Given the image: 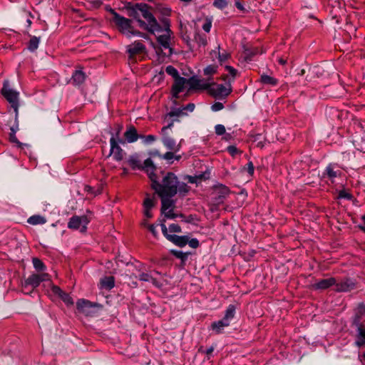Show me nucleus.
Returning <instances> with one entry per match:
<instances>
[{
    "instance_id": "412c9836",
    "label": "nucleus",
    "mask_w": 365,
    "mask_h": 365,
    "mask_svg": "<svg viewBox=\"0 0 365 365\" xmlns=\"http://www.w3.org/2000/svg\"><path fill=\"white\" fill-rule=\"evenodd\" d=\"M334 285H335V291L336 292H349L354 287V284L349 279L336 282Z\"/></svg>"
},
{
    "instance_id": "e2e57ef3",
    "label": "nucleus",
    "mask_w": 365,
    "mask_h": 365,
    "mask_svg": "<svg viewBox=\"0 0 365 365\" xmlns=\"http://www.w3.org/2000/svg\"><path fill=\"white\" fill-rule=\"evenodd\" d=\"M359 359L361 361H365V352L362 355L359 356Z\"/></svg>"
},
{
    "instance_id": "a19ab883",
    "label": "nucleus",
    "mask_w": 365,
    "mask_h": 365,
    "mask_svg": "<svg viewBox=\"0 0 365 365\" xmlns=\"http://www.w3.org/2000/svg\"><path fill=\"white\" fill-rule=\"evenodd\" d=\"M51 294L60 297L63 291L57 285L52 284L51 288Z\"/></svg>"
},
{
    "instance_id": "f03ea898",
    "label": "nucleus",
    "mask_w": 365,
    "mask_h": 365,
    "mask_svg": "<svg viewBox=\"0 0 365 365\" xmlns=\"http://www.w3.org/2000/svg\"><path fill=\"white\" fill-rule=\"evenodd\" d=\"M149 179L151 181L152 189L158 196H175L178 192L184 196L190 190V187L186 183L180 182L173 173H166L160 183L157 181L154 173Z\"/></svg>"
},
{
    "instance_id": "4d7b16f0",
    "label": "nucleus",
    "mask_w": 365,
    "mask_h": 365,
    "mask_svg": "<svg viewBox=\"0 0 365 365\" xmlns=\"http://www.w3.org/2000/svg\"><path fill=\"white\" fill-rule=\"evenodd\" d=\"M235 6L240 11H244V9H245L243 6H242V3L239 0H237L235 1Z\"/></svg>"
},
{
    "instance_id": "6e6d98bb",
    "label": "nucleus",
    "mask_w": 365,
    "mask_h": 365,
    "mask_svg": "<svg viewBox=\"0 0 365 365\" xmlns=\"http://www.w3.org/2000/svg\"><path fill=\"white\" fill-rule=\"evenodd\" d=\"M228 56H229L227 53H222V54L219 53L218 59L220 62H224L227 59Z\"/></svg>"
},
{
    "instance_id": "ddd939ff",
    "label": "nucleus",
    "mask_w": 365,
    "mask_h": 365,
    "mask_svg": "<svg viewBox=\"0 0 365 365\" xmlns=\"http://www.w3.org/2000/svg\"><path fill=\"white\" fill-rule=\"evenodd\" d=\"M161 230L163 231V234L167 237L168 240L173 242L175 245L179 247H184L188 242V237L185 235H172L168 233V229L166 228V225L165 224L160 225Z\"/></svg>"
},
{
    "instance_id": "7c9ffc66",
    "label": "nucleus",
    "mask_w": 365,
    "mask_h": 365,
    "mask_svg": "<svg viewBox=\"0 0 365 365\" xmlns=\"http://www.w3.org/2000/svg\"><path fill=\"white\" fill-rule=\"evenodd\" d=\"M46 222V220L41 215H33L27 220V223L31 225H43Z\"/></svg>"
},
{
    "instance_id": "864d4df0",
    "label": "nucleus",
    "mask_w": 365,
    "mask_h": 365,
    "mask_svg": "<svg viewBox=\"0 0 365 365\" xmlns=\"http://www.w3.org/2000/svg\"><path fill=\"white\" fill-rule=\"evenodd\" d=\"M169 230L171 233H180L181 228L177 224H172L169 227Z\"/></svg>"
},
{
    "instance_id": "c85d7f7f",
    "label": "nucleus",
    "mask_w": 365,
    "mask_h": 365,
    "mask_svg": "<svg viewBox=\"0 0 365 365\" xmlns=\"http://www.w3.org/2000/svg\"><path fill=\"white\" fill-rule=\"evenodd\" d=\"M325 173L327 176L331 180L341 174L339 170H334L333 165L331 164L326 168Z\"/></svg>"
},
{
    "instance_id": "338daca9",
    "label": "nucleus",
    "mask_w": 365,
    "mask_h": 365,
    "mask_svg": "<svg viewBox=\"0 0 365 365\" xmlns=\"http://www.w3.org/2000/svg\"><path fill=\"white\" fill-rule=\"evenodd\" d=\"M174 158L175 160H179L181 158V155H175V158Z\"/></svg>"
},
{
    "instance_id": "4c0bfd02",
    "label": "nucleus",
    "mask_w": 365,
    "mask_h": 365,
    "mask_svg": "<svg viewBox=\"0 0 365 365\" xmlns=\"http://www.w3.org/2000/svg\"><path fill=\"white\" fill-rule=\"evenodd\" d=\"M228 5L227 0H214L213 6L220 10H223Z\"/></svg>"
},
{
    "instance_id": "473e14b6",
    "label": "nucleus",
    "mask_w": 365,
    "mask_h": 365,
    "mask_svg": "<svg viewBox=\"0 0 365 365\" xmlns=\"http://www.w3.org/2000/svg\"><path fill=\"white\" fill-rule=\"evenodd\" d=\"M40 42V38L36 36H33L30 38V41H29V49L30 51L34 52L37 50L38 48Z\"/></svg>"
},
{
    "instance_id": "a18cd8bd",
    "label": "nucleus",
    "mask_w": 365,
    "mask_h": 365,
    "mask_svg": "<svg viewBox=\"0 0 365 365\" xmlns=\"http://www.w3.org/2000/svg\"><path fill=\"white\" fill-rule=\"evenodd\" d=\"M202 28L205 32H210L212 28V20L210 19H205Z\"/></svg>"
},
{
    "instance_id": "bf43d9fd",
    "label": "nucleus",
    "mask_w": 365,
    "mask_h": 365,
    "mask_svg": "<svg viewBox=\"0 0 365 365\" xmlns=\"http://www.w3.org/2000/svg\"><path fill=\"white\" fill-rule=\"evenodd\" d=\"M145 215L148 217V218H150L152 217L151 214H150V210H145Z\"/></svg>"
},
{
    "instance_id": "c756f323",
    "label": "nucleus",
    "mask_w": 365,
    "mask_h": 365,
    "mask_svg": "<svg viewBox=\"0 0 365 365\" xmlns=\"http://www.w3.org/2000/svg\"><path fill=\"white\" fill-rule=\"evenodd\" d=\"M260 81L264 84L272 86H277L278 83V80L277 78L264 73L261 75Z\"/></svg>"
},
{
    "instance_id": "393cba45",
    "label": "nucleus",
    "mask_w": 365,
    "mask_h": 365,
    "mask_svg": "<svg viewBox=\"0 0 365 365\" xmlns=\"http://www.w3.org/2000/svg\"><path fill=\"white\" fill-rule=\"evenodd\" d=\"M19 130V125L18 123L16 122V125L11 127L10 128V133H9V141H11L12 143H16V145L18 147L21 146V143L18 140V139L16 137V133Z\"/></svg>"
},
{
    "instance_id": "774afa93",
    "label": "nucleus",
    "mask_w": 365,
    "mask_h": 365,
    "mask_svg": "<svg viewBox=\"0 0 365 365\" xmlns=\"http://www.w3.org/2000/svg\"><path fill=\"white\" fill-rule=\"evenodd\" d=\"M361 220L364 222L365 223V214L361 217Z\"/></svg>"
},
{
    "instance_id": "9d476101",
    "label": "nucleus",
    "mask_w": 365,
    "mask_h": 365,
    "mask_svg": "<svg viewBox=\"0 0 365 365\" xmlns=\"http://www.w3.org/2000/svg\"><path fill=\"white\" fill-rule=\"evenodd\" d=\"M90 221L91 219L86 215H76L70 218L67 227L70 230H79L81 232H86L87 225L89 224Z\"/></svg>"
},
{
    "instance_id": "13d9d810",
    "label": "nucleus",
    "mask_w": 365,
    "mask_h": 365,
    "mask_svg": "<svg viewBox=\"0 0 365 365\" xmlns=\"http://www.w3.org/2000/svg\"><path fill=\"white\" fill-rule=\"evenodd\" d=\"M214 351V347H210L208 348L206 351H205V354L207 355H210L212 354V352Z\"/></svg>"
},
{
    "instance_id": "680f3d73",
    "label": "nucleus",
    "mask_w": 365,
    "mask_h": 365,
    "mask_svg": "<svg viewBox=\"0 0 365 365\" xmlns=\"http://www.w3.org/2000/svg\"><path fill=\"white\" fill-rule=\"evenodd\" d=\"M225 137L223 138L224 140H229L230 138H231V135L230 134H225Z\"/></svg>"
},
{
    "instance_id": "dca6fc26",
    "label": "nucleus",
    "mask_w": 365,
    "mask_h": 365,
    "mask_svg": "<svg viewBox=\"0 0 365 365\" xmlns=\"http://www.w3.org/2000/svg\"><path fill=\"white\" fill-rule=\"evenodd\" d=\"M86 79V74L83 71V68L79 66L76 68L74 72L72 73L70 82L71 84L78 86L82 85Z\"/></svg>"
},
{
    "instance_id": "f704fd0d",
    "label": "nucleus",
    "mask_w": 365,
    "mask_h": 365,
    "mask_svg": "<svg viewBox=\"0 0 365 365\" xmlns=\"http://www.w3.org/2000/svg\"><path fill=\"white\" fill-rule=\"evenodd\" d=\"M337 198H344L349 200H354V195L347 190H341L338 192Z\"/></svg>"
},
{
    "instance_id": "e433bc0d",
    "label": "nucleus",
    "mask_w": 365,
    "mask_h": 365,
    "mask_svg": "<svg viewBox=\"0 0 365 365\" xmlns=\"http://www.w3.org/2000/svg\"><path fill=\"white\" fill-rule=\"evenodd\" d=\"M165 72H167L168 74L173 76L174 78V80L176 79L177 78L180 77L179 76L178 71L173 66L170 65V66H166Z\"/></svg>"
},
{
    "instance_id": "79ce46f5",
    "label": "nucleus",
    "mask_w": 365,
    "mask_h": 365,
    "mask_svg": "<svg viewBox=\"0 0 365 365\" xmlns=\"http://www.w3.org/2000/svg\"><path fill=\"white\" fill-rule=\"evenodd\" d=\"M187 179L190 183H197L200 182L202 180H204V174L195 175V176H187Z\"/></svg>"
},
{
    "instance_id": "7ed1b4c3",
    "label": "nucleus",
    "mask_w": 365,
    "mask_h": 365,
    "mask_svg": "<svg viewBox=\"0 0 365 365\" xmlns=\"http://www.w3.org/2000/svg\"><path fill=\"white\" fill-rule=\"evenodd\" d=\"M110 14L113 15L112 21L114 22L117 28H118L120 32H122L128 37L137 36L145 39H149L148 34L134 30L131 24L132 21L130 19L118 14L114 10H110Z\"/></svg>"
},
{
    "instance_id": "2eb2a0df",
    "label": "nucleus",
    "mask_w": 365,
    "mask_h": 365,
    "mask_svg": "<svg viewBox=\"0 0 365 365\" xmlns=\"http://www.w3.org/2000/svg\"><path fill=\"white\" fill-rule=\"evenodd\" d=\"M189 90H208L210 87V79H199L190 78L188 79Z\"/></svg>"
},
{
    "instance_id": "423d86ee",
    "label": "nucleus",
    "mask_w": 365,
    "mask_h": 365,
    "mask_svg": "<svg viewBox=\"0 0 365 365\" xmlns=\"http://www.w3.org/2000/svg\"><path fill=\"white\" fill-rule=\"evenodd\" d=\"M195 104L193 103H189L186 106L181 107H172L170 111L164 115V121L168 124L173 119H178L176 121H179V118L186 116L188 113H191L195 109Z\"/></svg>"
},
{
    "instance_id": "2f4dec72",
    "label": "nucleus",
    "mask_w": 365,
    "mask_h": 365,
    "mask_svg": "<svg viewBox=\"0 0 365 365\" xmlns=\"http://www.w3.org/2000/svg\"><path fill=\"white\" fill-rule=\"evenodd\" d=\"M101 284L102 287L107 289H110L114 287V277H105L101 279Z\"/></svg>"
},
{
    "instance_id": "de8ad7c7",
    "label": "nucleus",
    "mask_w": 365,
    "mask_h": 365,
    "mask_svg": "<svg viewBox=\"0 0 365 365\" xmlns=\"http://www.w3.org/2000/svg\"><path fill=\"white\" fill-rule=\"evenodd\" d=\"M227 151L233 157L241 153L240 150L235 145H229L227 147Z\"/></svg>"
},
{
    "instance_id": "39448f33",
    "label": "nucleus",
    "mask_w": 365,
    "mask_h": 365,
    "mask_svg": "<svg viewBox=\"0 0 365 365\" xmlns=\"http://www.w3.org/2000/svg\"><path fill=\"white\" fill-rule=\"evenodd\" d=\"M128 163L133 170H145L149 178L156 169L150 158H148L142 163L140 155L138 153L131 155L128 159Z\"/></svg>"
},
{
    "instance_id": "58836bf2",
    "label": "nucleus",
    "mask_w": 365,
    "mask_h": 365,
    "mask_svg": "<svg viewBox=\"0 0 365 365\" xmlns=\"http://www.w3.org/2000/svg\"><path fill=\"white\" fill-rule=\"evenodd\" d=\"M242 170L247 171L250 177L253 176V174L255 173V166L253 165V163L248 161L246 165L242 168Z\"/></svg>"
},
{
    "instance_id": "b1692460",
    "label": "nucleus",
    "mask_w": 365,
    "mask_h": 365,
    "mask_svg": "<svg viewBox=\"0 0 365 365\" xmlns=\"http://www.w3.org/2000/svg\"><path fill=\"white\" fill-rule=\"evenodd\" d=\"M139 279L145 282H150L155 287L160 288L163 286V283L152 277L150 274L142 273L139 275Z\"/></svg>"
},
{
    "instance_id": "c03bdc74",
    "label": "nucleus",
    "mask_w": 365,
    "mask_h": 365,
    "mask_svg": "<svg viewBox=\"0 0 365 365\" xmlns=\"http://www.w3.org/2000/svg\"><path fill=\"white\" fill-rule=\"evenodd\" d=\"M215 133L217 135H223L226 133L225 127L223 125L218 124L215 126Z\"/></svg>"
},
{
    "instance_id": "5fc2aeb1",
    "label": "nucleus",
    "mask_w": 365,
    "mask_h": 365,
    "mask_svg": "<svg viewBox=\"0 0 365 365\" xmlns=\"http://www.w3.org/2000/svg\"><path fill=\"white\" fill-rule=\"evenodd\" d=\"M189 245L192 248H197L199 246V242L197 239L192 238L188 241Z\"/></svg>"
},
{
    "instance_id": "4be33fe9",
    "label": "nucleus",
    "mask_w": 365,
    "mask_h": 365,
    "mask_svg": "<svg viewBox=\"0 0 365 365\" xmlns=\"http://www.w3.org/2000/svg\"><path fill=\"white\" fill-rule=\"evenodd\" d=\"M126 141L129 143H133L140 139V136L138 134L137 130L134 126H130L124 134Z\"/></svg>"
},
{
    "instance_id": "6e6552de",
    "label": "nucleus",
    "mask_w": 365,
    "mask_h": 365,
    "mask_svg": "<svg viewBox=\"0 0 365 365\" xmlns=\"http://www.w3.org/2000/svg\"><path fill=\"white\" fill-rule=\"evenodd\" d=\"M1 94L4 98L9 101L11 106L14 108L16 113V121H17L18 107H19V93L9 86V81L6 80L4 82L3 88L1 89Z\"/></svg>"
},
{
    "instance_id": "f3484780",
    "label": "nucleus",
    "mask_w": 365,
    "mask_h": 365,
    "mask_svg": "<svg viewBox=\"0 0 365 365\" xmlns=\"http://www.w3.org/2000/svg\"><path fill=\"white\" fill-rule=\"evenodd\" d=\"M230 193V190L226 185H216L215 187V202L217 204L223 202L225 197Z\"/></svg>"
},
{
    "instance_id": "4468645a",
    "label": "nucleus",
    "mask_w": 365,
    "mask_h": 365,
    "mask_svg": "<svg viewBox=\"0 0 365 365\" xmlns=\"http://www.w3.org/2000/svg\"><path fill=\"white\" fill-rule=\"evenodd\" d=\"M161 199V212L165 217L169 219H175L178 217V215L173 212L171 208L173 202L170 200L173 196H159Z\"/></svg>"
},
{
    "instance_id": "3c124183",
    "label": "nucleus",
    "mask_w": 365,
    "mask_h": 365,
    "mask_svg": "<svg viewBox=\"0 0 365 365\" xmlns=\"http://www.w3.org/2000/svg\"><path fill=\"white\" fill-rule=\"evenodd\" d=\"M174 152L175 151H168V152H165L162 156L161 158L163 159H165L168 161H170L172 160L173 159H174L175 158V154H174Z\"/></svg>"
},
{
    "instance_id": "052dcab7",
    "label": "nucleus",
    "mask_w": 365,
    "mask_h": 365,
    "mask_svg": "<svg viewBox=\"0 0 365 365\" xmlns=\"http://www.w3.org/2000/svg\"><path fill=\"white\" fill-rule=\"evenodd\" d=\"M278 61L282 65H284L287 63V61L282 58H279Z\"/></svg>"
},
{
    "instance_id": "c9c22d12",
    "label": "nucleus",
    "mask_w": 365,
    "mask_h": 365,
    "mask_svg": "<svg viewBox=\"0 0 365 365\" xmlns=\"http://www.w3.org/2000/svg\"><path fill=\"white\" fill-rule=\"evenodd\" d=\"M33 264L34 268L38 271H44L46 269V266L43 264V262L39 259L38 258H34L33 259Z\"/></svg>"
},
{
    "instance_id": "ea45409f",
    "label": "nucleus",
    "mask_w": 365,
    "mask_h": 365,
    "mask_svg": "<svg viewBox=\"0 0 365 365\" xmlns=\"http://www.w3.org/2000/svg\"><path fill=\"white\" fill-rule=\"evenodd\" d=\"M67 306L72 305L73 302L68 294L63 292V293L59 297Z\"/></svg>"
},
{
    "instance_id": "0e129e2a",
    "label": "nucleus",
    "mask_w": 365,
    "mask_h": 365,
    "mask_svg": "<svg viewBox=\"0 0 365 365\" xmlns=\"http://www.w3.org/2000/svg\"><path fill=\"white\" fill-rule=\"evenodd\" d=\"M360 309L365 314V304H361L359 306Z\"/></svg>"
},
{
    "instance_id": "6ab92c4d",
    "label": "nucleus",
    "mask_w": 365,
    "mask_h": 365,
    "mask_svg": "<svg viewBox=\"0 0 365 365\" xmlns=\"http://www.w3.org/2000/svg\"><path fill=\"white\" fill-rule=\"evenodd\" d=\"M145 51V46L140 41H135L128 46V52L131 56L143 53Z\"/></svg>"
},
{
    "instance_id": "cd10ccee",
    "label": "nucleus",
    "mask_w": 365,
    "mask_h": 365,
    "mask_svg": "<svg viewBox=\"0 0 365 365\" xmlns=\"http://www.w3.org/2000/svg\"><path fill=\"white\" fill-rule=\"evenodd\" d=\"M194 41L199 47H204L207 45V36L203 34L196 33L194 36Z\"/></svg>"
},
{
    "instance_id": "09e8293b",
    "label": "nucleus",
    "mask_w": 365,
    "mask_h": 365,
    "mask_svg": "<svg viewBox=\"0 0 365 365\" xmlns=\"http://www.w3.org/2000/svg\"><path fill=\"white\" fill-rule=\"evenodd\" d=\"M225 69L228 71L229 74L232 76V81H233L237 75V70L230 66H226ZM231 81V79H230Z\"/></svg>"
},
{
    "instance_id": "bb28decb",
    "label": "nucleus",
    "mask_w": 365,
    "mask_h": 365,
    "mask_svg": "<svg viewBox=\"0 0 365 365\" xmlns=\"http://www.w3.org/2000/svg\"><path fill=\"white\" fill-rule=\"evenodd\" d=\"M93 307V304L86 299H79L77 302V308L81 312H86L87 309H91Z\"/></svg>"
},
{
    "instance_id": "9b49d317",
    "label": "nucleus",
    "mask_w": 365,
    "mask_h": 365,
    "mask_svg": "<svg viewBox=\"0 0 365 365\" xmlns=\"http://www.w3.org/2000/svg\"><path fill=\"white\" fill-rule=\"evenodd\" d=\"M50 279V275L46 273L31 274V275L25 279L22 287L24 289H26L29 286H31L33 289H35L40 285L41 282L43 281H49Z\"/></svg>"
},
{
    "instance_id": "603ef678",
    "label": "nucleus",
    "mask_w": 365,
    "mask_h": 365,
    "mask_svg": "<svg viewBox=\"0 0 365 365\" xmlns=\"http://www.w3.org/2000/svg\"><path fill=\"white\" fill-rule=\"evenodd\" d=\"M143 225L149 230V232L153 234L154 237L157 236L156 226L154 225H148L146 222L143 223Z\"/></svg>"
},
{
    "instance_id": "f257e3e1",
    "label": "nucleus",
    "mask_w": 365,
    "mask_h": 365,
    "mask_svg": "<svg viewBox=\"0 0 365 365\" xmlns=\"http://www.w3.org/2000/svg\"><path fill=\"white\" fill-rule=\"evenodd\" d=\"M128 9L129 15L137 21L140 28L152 34L163 33L157 36V42L163 48L169 49L171 55L173 49L170 48V42L173 32L170 28L169 20L164 19L163 21V24H164V27H163L151 13V7L145 4H135L128 6Z\"/></svg>"
},
{
    "instance_id": "72a5a7b5",
    "label": "nucleus",
    "mask_w": 365,
    "mask_h": 365,
    "mask_svg": "<svg viewBox=\"0 0 365 365\" xmlns=\"http://www.w3.org/2000/svg\"><path fill=\"white\" fill-rule=\"evenodd\" d=\"M217 68L218 66L217 65H208L203 69V74L207 76H211L217 72Z\"/></svg>"
},
{
    "instance_id": "a878e982",
    "label": "nucleus",
    "mask_w": 365,
    "mask_h": 365,
    "mask_svg": "<svg viewBox=\"0 0 365 365\" xmlns=\"http://www.w3.org/2000/svg\"><path fill=\"white\" fill-rule=\"evenodd\" d=\"M235 314V307L230 304L225 311V316L222 319L230 324L231 321L234 319Z\"/></svg>"
},
{
    "instance_id": "69168bd1",
    "label": "nucleus",
    "mask_w": 365,
    "mask_h": 365,
    "mask_svg": "<svg viewBox=\"0 0 365 365\" xmlns=\"http://www.w3.org/2000/svg\"><path fill=\"white\" fill-rule=\"evenodd\" d=\"M359 228L360 230H361L364 233H365V226L359 225Z\"/></svg>"
},
{
    "instance_id": "37998d69",
    "label": "nucleus",
    "mask_w": 365,
    "mask_h": 365,
    "mask_svg": "<svg viewBox=\"0 0 365 365\" xmlns=\"http://www.w3.org/2000/svg\"><path fill=\"white\" fill-rule=\"evenodd\" d=\"M143 205L145 210H150L154 205L153 199L150 197H146L144 200Z\"/></svg>"
},
{
    "instance_id": "a211bd4d",
    "label": "nucleus",
    "mask_w": 365,
    "mask_h": 365,
    "mask_svg": "<svg viewBox=\"0 0 365 365\" xmlns=\"http://www.w3.org/2000/svg\"><path fill=\"white\" fill-rule=\"evenodd\" d=\"M336 284V279L334 277H329L326 279H321L313 284L315 289H326Z\"/></svg>"
},
{
    "instance_id": "5701e85b",
    "label": "nucleus",
    "mask_w": 365,
    "mask_h": 365,
    "mask_svg": "<svg viewBox=\"0 0 365 365\" xmlns=\"http://www.w3.org/2000/svg\"><path fill=\"white\" fill-rule=\"evenodd\" d=\"M230 324L225 319H220L219 321L213 322L211 324V328L216 334H220L223 332L224 328L230 326Z\"/></svg>"
},
{
    "instance_id": "49530a36",
    "label": "nucleus",
    "mask_w": 365,
    "mask_h": 365,
    "mask_svg": "<svg viewBox=\"0 0 365 365\" xmlns=\"http://www.w3.org/2000/svg\"><path fill=\"white\" fill-rule=\"evenodd\" d=\"M140 139H142L145 143H152V142L155 140V137L152 135H146V136L140 135Z\"/></svg>"
},
{
    "instance_id": "20e7f679",
    "label": "nucleus",
    "mask_w": 365,
    "mask_h": 365,
    "mask_svg": "<svg viewBox=\"0 0 365 365\" xmlns=\"http://www.w3.org/2000/svg\"><path fill=\"white\" fill-rule=\"evenodd\" d=\"M121 129L122 127H120L118 131L115 135H112L110 139V148L108 156L112 155L113 158L116 161L123 160L125 154L123 149L120 148V145H125V140L119 136Z\"/></svg>"
},
{
    "instance_id": "8fccbe9b",
    "label": "nucleus",
    "mask_w": 365,
    "mask_h": 365,
    "mask_svg": "<svg viewBox=\"0 0 365 365\" xmlns=\"http://www.w3.org/2000/svg\"><path fill=\"white\" fill-rule=\"evenodd\" d=\"M211 108L215 112L219 111L224 108V104L222 102L217 101L212 104Z\"/></svg>"
},
{
    "instance_id": "1a4fd4ad",
    "label": "nucleus",
    "mask_w": 365,
    "mask_h": 365,
    "mask_svg": "<svg viewBox=\"0 0 365 365\" xmlns=\"http://www.w3.org/2000/svg\"><path fill=\"white\" fill-rule=\"evenodd\" d=\"M175 120L178 119H173L165 126L161 128L160 133L163 135V145L169 150L178 152L180 150V144H177L176 141L169 135V130H171L174 125Z\"/></svg>"
},
{
    "instance_id": "f8f14e48",
    "label": "nucleus",
    "mask_w": 365,
    "mask_h": 365,
    "mask_svg": "<svg viewBox=\"0 0 365 365\" xmlns=\"http://www.w3.org/2000/svg\"><path fill=\"white\" fill-rule=\"evenodd\" d=\"M186 86H188V79L184 77L180 76L174 80L171 93L173 96V102L175 106L178 105L177 101L179 98V94L184 91Z\"/></svg>"
},
{
    "instance_id": "aec40b11",
    "label": "nucleus",
    "mask_w": 365,
    "mask_h": 365,
    "mask_svg": "<svg viewBox=\"0 0 365 365\" xmlns=\"http://www.w3.org/2000/svg\"><path fill=\"white\" fill-rule=\"evenodd\" d=\"M355 345L359 348L365 345V327L361 324L357 327Z\"/></svg>"
},
{
    "instance_id": "0eeeda50",
    "label": "nucleus",
    "mask_w": 365,
    "mask_h": 365,
    "mask_svg": "<svg viewBox=\"0 0 365 365\" xmlns=\"http://www.w3.org/2000/svg\"><path fill=\"white\" fill-rule=\"evenodd\" d=\"M232 88L230 83V80L226 85L217 84L211 82L210 88H208V94L216 99H225L232 93Z\"/></svg>"
}]
</instances>
